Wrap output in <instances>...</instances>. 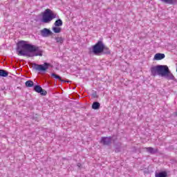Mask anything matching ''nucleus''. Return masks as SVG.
<instances>
[{"label": "nucleus", "mask_w": 177, "mask_h": 177, "mask_svg": "<svg viewBox=\"0 0 177 177\" xmlns=\"http://www.w3.org/2000/svg\"><path fill=\"white\" fill-rule=\"evenodd\" d=\"M17 52L19 56H42V49L38 46L28 44L26 41H21L17 44Z\"/></svg>", "instance_id": "nucleus-1"}, {"label": "nucleus", "mask_w": 177, "mask_h": 177, "mask_svg": "<svg viewBox=\"0 0 177 177\" xmlns=\"http://www.w3.org/2000/svg\"><path fill=\"white\" fill-rule=\"evenodd\" d=\"M151 74L153 75H161V77H165L167 80H175V77L171 72L169 68L166 65H158L151 68Z\"/></svg>", "instance_id": "nucleus-2"}, {"label": "nucleus", "mask_w": 177, "mask_h": 177, "mask_svg": "<svg viewBox=\"0 0 177 177\" xmlns=\"http://www.w3.org/2000/svg\"><path fill=\"white\" fill-rule=\"evenodd\" d=\"M57 15L50 9H46L42 14V23H50L53 19H56Z\"/></svg>", "instance_id": "nucleus-3"}, {"label": "nucleus", "mask_w": 177, "mask_h": 177, "mask_svg": "<svg viewBox=\"0 0 177 177\" xmlns=\"http://www.w3.org/2000/svg\"><path fill=\"white\" fill-rule=\"evenodd\" d=\"M92 52L94 55H100L104 52V44L103 41H99L92 47Z\"/></svg>", "instance_id": "nucleus-4"}, {"label": "nucleus", "mask_w": 177, "mask_h": 177, "mask_svg": "<svg viewBox=\"0 0 177 177\" xmlns=\"http://www.w3.org/2000/svg\"><path fill=\"white\" fill-rule=\"evenodd\" d=\"M50 66V64H48L45 62L44 65H39L35 64H34V69L37 70V71H46L48 68Z\"/></svg>", "instance_id": "nucleus-5"}, {"label": "nucleus", "mask_w": 177, "mask_h": 177, "mask_svg": "<svg viewBox=\"0 0 177 177\" xmlns=\"http://www.w3.org/2000/svg\"><path fill=\"white\" fill-rule=\"evenodd\" d=\"M34 90L35 91V92H37V93H40V95H42L43 96H46L47 93L46 91L42 89V87L38 85L35 86Z\"/></svg>", "instance_id": "nucleus-6"}, {"label": "nucleus", "mask_w": 177, "mask_h": 177, "mask_svg": "<svg viewBox=\"0 0 177 177\" xmlns=\"http://www.w3.org/2000/svg\"><path fill=\"white\" fill-rule=\"evenodd\" d=\"M40 34L42 37H44L45 38L49 37V35H52V31L48 28H44L41 30Z\"/></svg>", "instance_id": "nucleus-7"}, {"label": "nucleus", "mask_w": 177, "mask_h": 177, "mask_svg": "<svg viewBox=\"0 0 177 177\" xmlns=\"http://www.w3.org/2000/svg\"><path fill=\"white\" fill-rule=\"evenodd\" d=\"M102 145H110L111 143V138L110 137H102L101 140Z\"/></svg>", "instance_id": "nucleus-8"}, {"label": "nucleus", "mask_w": 177, "mask_h": 177, "mask_svg": "<svg viewBox=\"0 0 177 177\" xmlns=\"http://www.w3.org/2000/svg\"><path fill=\"white\" fill-rule=\"evenodd\" d=\"M162 59H165V54L156 53L153 57V60H162Z\"/></svg>", "instance_id": "nucleus-9"}, {"label": "nucleus", "mask_w": 177, "mask_h": 177, "mask_svg": "<svg viewBox=\"0 0 177 177\" xmlns=\"http://www.w3.org/2000/svg\"><path fill=\"white\" fill-rule=\"evenodd\" d=\"M52 30L53 31V32H55V34H59L60 32H62V28H60V26H53Z\"/></svg>", "instance_id": "nucleus-10"}, {"label": "nucleus", "mask_w": 177, "mask_h": 177, "mask_svg": "<svg viewBox=\"0 0 177 177\" xmlns=\"http://www.w3.org/2000/svg\"><path fill=\"white\" fill-rule=\"evenodd\" d=\"M162 2L165 3H169V5H175L177 3V0H160Z\"/></svg>", "instance_id": "nucleus-11"}, {"label": "nucleus", "mask_w": 177, "mask_h": 177, "mask_svg": "<svg viewBox=\"0 0 177 177\" xmlns=\"http://www.w3.org/2000/svg\"><path fill=\"white\" fill-rule=\"evenodd\" d=\"M54 26H55V27H62V26H63V21L60 19H57L55 21Z\"/></svg>", "instance_id": "nucleus-12"}, {"label": "nucleus", "mask_w": 177, "mask_h": 177, "mask_svg": "<svg viewBox=\"0 0 177 177\" xmlns=\"http://www.w3.org/2000/svg\"><path fill=\"white\" fill-rule=\"evenodd\" d=\"M100 107V104L97 102H95L92 104V109L93 110H97Z\"/></svg>", "instance_id": "nucleus-13"}, {"label": "nucleus", "mask_w": 177, "mask_h": 177, "mask_svg": "<svg viewBox=\"0 0 177 177\" xmlns=\"http://www.w3.org/2000/svg\"><path fill=\"white\" fill-rule=\"evenodd\" d=\"M8 75L9 73L6 71L0 69V77H8Z\"/></svg>", "instance_id": "nucleus-14"}, {"label": "nucleus", "mask_w": 177, "mask_h": 177, "mask_svg": "<svg viewBox=\"0 0 177 177\" xmlns=\"http://www.w3.org/2000/svg\"><path fill=\"white\" fill-rule=\"evenodd\" d=\"M26 86H28V88H31L34 86V82L31 80L26 82Z\"/></svg>", "instance_id": "nucleus-15"}, {"label": "nucleus", "mask_w": 177, "mask_h": 177, "mask_svg": "<svg viewBox=\"0 0 177 177\" xmlns=\"http://www.w3.org/2000/svg\"><path fill=\"white\" fill-rule=\"evenodd\" d=\"M167 172L162 171L158 174H156V177H167Z\"/></svg>", "instance_id": "nucleus-16"}, {"label": "nucleus", "mask_w": 177, "mask_h": 177, "mask_svg": "<svg viewBox=\"0 0 177 177\" xmlns=\"http://www.w3.org/2000/svg\"><path fill=\"white\" fill-rule=\"evenodd\" d=\"M55 41L56 42H57L58 44H62L64 41V39L62 37H56L55 38Z\"/></svg>", "instance_id": "nucleus-17"}, {"label": "nucleus", "mask_w": 177, "mask_h": 177, "mask_svg": "<svg viewBox=\"0 0 177 177\" xmlns=\"http://www.w3.org/2000/svg\"><path fill=\"white\" fill-rule=\"evenodd\" d=\"M51 77H53V78H55V80H59V81H62V77H60V76L56 75V73H52Z\"/></svg>", "instance_id": "nucleus-18"}, {"label": "nucleus", "mask_w": 177, "mask_h": 177, "mask_svg": "<svg viewBox=\"0 0 177 177\" xmlns=\"http://www.w3.org/2000/svg\"><path fill=\"white\" fill-rule=\"evenodd\" d=\"M146 149L149 153H151V154H154V153H156V150L151 147L146 148Z\"/></svg>", "instance_id": "nucleus-19"}, {"label": "nucleus", "mask_w": 177, "mask_h": 177, "mask_svg": "<svg viewBox=\"0 0 177 177\" xmlns=\"http://www.w3.org/2000/svg\"><path fill=\"white\" fill-rule=\"evenodd\" d=\"M104 53L109 55L110 49L104 46Z\"/></svg>", "instance_id": "nucleus-20"}]
</instances>
